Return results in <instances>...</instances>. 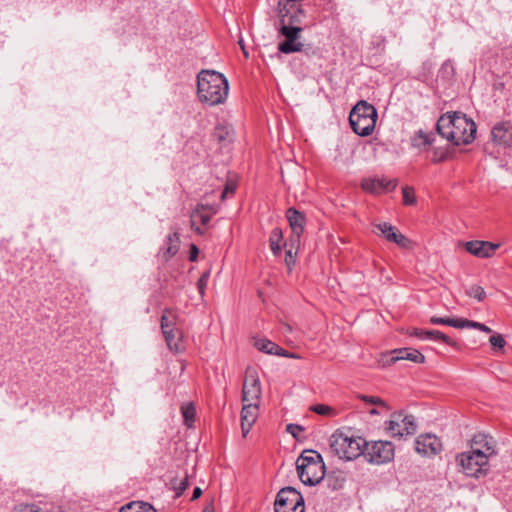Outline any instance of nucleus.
<instances>
[{"label":"nucleus","mask_w":512,"mask_h":512,"mask_svg":"<svg viewBox=\"0 0 512 512\" xmlns=\"http://www.w3.org/2000/svg\"><path fill=\"white\" fill-rule=\"evenodd\" d=\"M179 247L180 237L179 233L175 231L167 237V247L161 255L163 262L170 261V259L178 253Z\"/></svg>","instance_id":"obj_22"},{"label":"nucleus","mask_w":512,"mask_h":512,"mask_svg":"<svg viewBox=\"0 0 512 512\" xmlns=\"http://www.w3.org/2000/svg\"><path fill=\"white\" fill-rule=\"evenodd\" d=\"M286 431L290 433L293 438L299 440L298 433L304 431V427L299 424L290 423L286 426Z\"/></svg>","instance_id":"obj_50"},{"label":"nucleus","mask_w":512,"mask_h":512,"mask_svg":"<svg viewBox=\"0 0 512 512\" xmlns=\"http://www.w3.org/2000/svg\"><path fill=\"white\" fill-rule=\"evenodd\" d=\"M466 295L471 298L477 299L480 302L486 298V292H485L484 288L482 286L476 285V284L471 285L466 290Z\"/></svg>","instance_id":"obj_38"},{"label":"nucleus","mask_w":512,"mask_h":512,"mask_svg":"<svg viewBox=\"0 0 512 512\" xmlns=\"http://www.w3.org/2000/svg\"><path fill=\"white\" fill-rule=\"evenodd\" d=\"M198 255H199V248L197 247V245L191 244L190 248H189V256H188L189 261H191V262L197 261Z\"/></svg>","instance_id":"obj_52"},{"label":"nucleus","mask_w":512,"mask_h":512,"mask_svg":"<svg viewBox=\"0 0 512 512\" xmlns=\"http://www.w3.org/2000/svg\"><path fill=\"white\" fill-rule=\"evenodd\" d=\"M447 149V161L452 160L455 157V150L446 148Z\"/></svg>","instance_id":"obj_58"},{"label":"nucleus","mask_w":512,"mask_h":512,"mask_svg":"<svg viewBox=\"0 0 512 512\" xmlns=\"http://www.w3.org/2000/svg\"><path fill=\"white\" fill-rule=\"evenodd\" d=\"M402 437L403 436H410L416 433L417 430V424L415 421V417L413 415H404L402 412Z\"/></svg>","instance_id":"obj_30"},{"label":"nucleus","mask_w":512,"mask_h":512,"mask_svg":"<svg viewBox=\"0 0 512 512\" xmlns=\"http://www.w3.org/2000/svg\"><path fill=\"white\" fill-rule=\"evenodd\" d=\"M285 328H286V330H287V331H289V332L292 330L291 326H290V325H288V324H285Z\"/></svg>","instance_id":"obj_60"},{"label":"nucleus","mask_w":512,"mask_h":512,"mask_svg":"<svg viewBox=\"0 0 512 512\" xmlns=\"http://www.w3.org/2000/svg\"><path fill=\"white\" fill-rule=\"evenodd\" d=\"M364 457L369 463L383 464L393 460L394 445L389 441H366Z\"/></svg>","instance_id":"obj_8"},{"label":"nucleus","mask_w":512,"mask_h":512,"mask_svg":"<svg viewBox=\"0 0 512 512\" xmlns=\"http://www.w3.org/2000/svg\"><path fill=\"white\" fill-rule=\"evenodd\" d=\"M369 413H370L371 415H377V414H379L378 410H377V409H375V408L371 409V410L369 411Z\"/></svg>","instance_id":"obj_59"},{"label":"nucleus","mask_w":512,"mask_h":512,"mask_svg":"<svg viewBox=\"0 0 512 512\" xmlns=\"http://www.w3.org/2000/svg\"><path fill=\"white\" fill-rule=\"evenodd\" d=\"M214 511H215V508H214L213 502L211 501L210 503L205 505L202 512H214Z\"/></svg>","instance_id":"obj_57"},{"label":"nucleus","mask_w":512,"mask_h":512,"mask_svg":"<svg viewBox=\"0 0 512 512\" xmlns=\"http://www.w3.org/2000/svg\"><path fill=\"white\" fill-rule=\"evenodd\" d=\"M491 139L495 144L511 146L512 123L510 121H501L496 123L491 130Z\"/></svg>","instance_id":"obj_19"},{"label":"nucleus","mask_w":512,"mask_h":512,"mask_svg":"<svg viewBox=\"0 0 512 512\" xmlns=\"http://www.w3.org/2000/svg\"><path fill=\"white\" fill-rule=\"evenodd\" d=\"M471 450H479L487 456L488 460L497 455L496 440L489 434L478 432L470 439Z\"/></svg>","instance_id":"obj_15"},{"label":"nucleus","mask_w":512,"mask_h":512,"mask_svg":"<svg viewBox=\"0 0 512 512\" xmlns=\"http://www.w3.org/2000/svg\"><path fill=\"white\" fill-rule=\"evenodd\" d=\"M415 450L422 456H435L442 451V442L434 434H421L415 439Z\"/></svg>","instance_id":"obj_13"},{"label":"nucleus","mask_w":512,"mask_h":512,"mask_svg":"<svg viewBox=\"0 0 512 512\" xmlns=\"http://www.w3.org/2000/svg\"><path fill=\"white\" fill-rule=\"evenodd\" d=\"M502 54L505 57L512 56V45L506 46L502 49Z\"/></svg>","instance_id":"obj_56"},{"label":"nucleus","mask_w":512,"mask_h":512,"mask_svg":"<svg viewBox=\"0 0 512 512\" xmlns=\"http://www.w3.org/2000/svg\"><path fill=\"white\" fill-rule=\"evenodd\" d=\"M463 328H474V329H478L482 332H485V333H491L492 330L490 327L486 326L485 324L483 323H480V322H476V321H473V320H469V319H466V318H463V325H462V329Z\"/></svg>","instance_id":"obj_41"},{"label":"nucleus","mask_w":512,"mask_h":512,"mask_svg":"<svg viewBox=\"0 0 512 512\" xmlns=\"http://www.w3.org/2000/svg\"><path fill=\"white\" fill-rule=\"evenodd\" d=\"M311 411L318 415L322 416H332L335 415V410L331 406L325 405V404H316L311 406Z\"/></svg>","instance_id":"obj_42"},{"label":"nucleus","mask_w":512,"mask_h":512,"mask_svg":"<svg viewBox=\"0 0 512 512\" xmlns=\"http://www.w3.org/2000/svg\"><path fill=\"white\" fill-rule=\"evenodd\" d=\"M432 163L439 164L447 161V149L446 148H434Z\"/></svg>","instance_id":"obj_44"},{"label":"nucleus","mask_w":512,"mask_h":512,"mask_svg":"<svg viewBox=\"0 0 512 512\" xmlns=\"http://www.w3.org/2000/svg\"><path fill=\"white\" fill-rule=\"evenodd\" d=\"M499 247L500 244L489 241L472 240L465 243L466 251L479 258L492 257Z\"/></svg>","instance_id":"obj_17"},{"label":"nucleus","mask_w":512,"mask_h":512,"mask_svg":"<svg viewBox=\"0 0 512 512\" xmlns=\"http://www.w3.org/2000/svg\"><path fill=\"white\" fill-rule=\"evenodd\" d=\"M259 415V404L258 403H243L241 409V432L242 436L247 437L252 426L256 422Z\"/></svg>","instance_id":"obj_18"},{"label":"nucleus","mask_w":512,"mask_h":512,"mask_svg":"<svg viewBox=\"0 0 512 512\" xmlns=\"http://www.w3.org/2000/svg\"><path fill=\"white\" fill-rule=\"evenodd\" d=\"M429 322L433 325H447L454 328L462 329L463 318L432 316L430 317Z\"/></svg>","instance_id":"obj_28"},{"label":"nucleus","mask_w":512,"mask_h":512,"mask_svg":"<svg viewBox=\"0 0 512 512\" xmlns=\"http://www.w3.org/2000/svg\"><path fill=\"white\" fill-rule=\"evenodd\" d=\"M238 44H239V46H240V48H241V50H242V52H243L244 57H245L246 59H247V58H249V53H248V51H247V49H246V46H245V44H244L243 39H239Z\"/></svg>","instance_id":"obj_55"},{"label":"nucleus","mask_w":512,"mask_h":512,"mask_svg":"<svg viewBox=\"0 0 512 512\" xmlns=\"http://www.w3.org/2000/svg\"><path fill=\"white\" fill-rule=\"evenodd\" d=\"M293 249H294V248H291V247H290V248H289L288 250H286V252H285V264L287 265L289 272H291V271H292V267L295 265V262H296V261H295V257H294V256H293V254H292V250H293Z\"/></svg>","instance_id":"obj_51"},{"label":"nucleus","mask_w":512,"mask_h":512,"mask_svg":"<svg viewBox=\"0 0 512 512\" xmlns=\"http://www.w3.org/2000/svg\"><path fill=\"white\" fill-rule=\"evenodd\" d=\"M440 73L443 78H446L449 80L454 78V76L456 74L455 67L450 59L443 62V64L441 65V68H440Z\"/></svg>","instance_id":"obj_40"},{"label":"nucleus","mask_w":512,"mask_h":512,"mask_svg":"<svg viewBox=\"0 0 512 512\" xmlns=\"http://www.w3.org/2000/svg\"><path fill=\"white\" fill-rule=\"evenodd\" d=\"M394 243L397 244L400 248L407 249V250L413 249V246H414L413 241L410 240L408 237H406L405 235H403L400 232L397 234V238L394 241Z\"/></svg>","instance_id":"obj_45"},{"label":"nucleus","mask_w":512,"mask_h":512,"mask_svg":"<svg viewBox=\"0 0 512 512\" xmlns=\"http://www.w3.org/2000/svg\"><path fill=\"white\" fill-rule=\"evenodd\" d=\"M297 474L300 481L307 486H315L319 484L326 475L325 463L312 464L311 466L298 465Z\"/></svg>","instance_id":"obj_12"},{"label":"nucleus","mask_w":512,"mask_h":512,"mask_svg":"<svg viewBox=\"0 0 512 512\" xmlns=\"http://www.w3.org/2000/svg\"><path fill=\"white\" fill-rule=\"evenodd\" d=\"M167 346L171 351L179 352L183 350L181 344L182 332L175 327L162 330Z\"/></svg>","instance_id":"obj_21"},{"label":"nucleus","mask_w":512,"mask_h":512,"mask_svg":"<svg viewBox=\"0 0 512 512\" xmlns=\"http://www.w3.org/2000/svg\"><path fill=\"white\" fill-rule=\"evenodd\" d=\"M433 142V134H426L422 130H419L412 139V145L415 147L431 145Z\"/></svg>","instance_id":"obj_33"},{"label":"nucleus","mask_w":512,"mask_h":512,"mask_svg":"<svg viewBox=\"0 0 512 512\" xmlns=\"http://www.w3.org/2000/svg\"><path fill=\"white\" fill-rule=\"evenodd\" d=\"M170 485H171V488L176 491V497H180L183 492L188 488L189 486V479H188V474L186 473L185 474V477L181 480H179L178 478H172L170 480Z\"/></svg>","instance_id":"obj_34"},{"label":"nucleus","mask_w":512,"mask_h":512,"mask_svg":"<svg viewBox=\"0 0 512 512\" xmlns=\"http://www.w3.org/2000/svg\"><path fill=\"white\" fill-rule=\"evenodd\" d=\"M12 512H41L40 508L35 504H20L16 506Z\"/></svg>","instance_id":"obj_48"},{"label":"nucleus","mask_w":512,"mask_h":512,"mask_svg":"<svg viewBox=\"0 0 512 512\" xmlns=\"http://www.w3.org/2000/svg\"><path fill=\"white\" fill-rule=\"evenodd\" d=\"M489 342L494 350H501L506 344V341L501 334L492 335Z\"/></svg>","instance_id":"obj_46"},{"label":"nucleus","mask_w":512,"mask_h":512,"mask_svg":"<svg viewBox=\"0 0 512 512\" xmlns=\"http://www.w3.org/2000/svg\"><path fill=\"white\" fill-rule=\"evenodd\" d=\"M209 276H210V272L205 271L204 273H202V275L200 276V278L197 281V288H198L199 293L202 296L204 295L205 289L207 287Z\"/></svg>","instance_id":"obj_47"},{"label":"nucleus","mask_w":512,"mask_h":512,"mask_svg":"<svg viewBox=\"0 0 512 512\" xmlns=\"http://www.w3.org/2000/svg\"><path fill=\"white\" fill-rule=\"evenodd\" d=\"M425 332L426 330L420 329V328H411L408 330V334L412 337H417L419 339L425 338Z\"/></svg>","instance_id":"obj_53"},{"label":"nucleus","mask_w":512,"mask_h":512,"mask_svg":"<svg viewBox=\"0 0 512 512\" xmlns=\"http://www.w3.org/2000/svg\"><path fill=\"white\" fill-rule=\"evenodd\" d=\"M221 147L231 144L234 140V129L232 125L226 123H218L211 134Z\"/></svg>","instance_id":"obj_20"},{"label":"nucleus","mask_w":512,"mask_h":512,"mask_svg":"<svg viewBox=\"0 0 512 512\" xmlns=\"http://www.w3.org/2000/svg\"><path fill=\"white\" fill-rule=\"evenodd\" d=\"M276 346V343L264 338V339H258L255 342V347L266 354L274 355V347Z\"/></svg>","instance_id":"obj_37"},{"label":"nucleus","mask_w":512,"mask_h":512,"mask_svg":"<svg viewBox=\"0 0 512 512\" xmlns=\"http://www.w3.org/2000/svg\"><path fill=\"white\" fill-rule=\"evenodd\" d=\"M181 413L184 418V424L187 427H192V424L195 422L196 409L194 404L188 403L181 406Z\"/></svg>","instance_id":"obj_32"},{"label":"nucleus","mask_w":512,"mask_h":512,"mask_svg":"<svg viewBox=\"0 0 512 512\" xmlns=\"http://www.w3.org/2000/svg\"><path fill=\"white\" fill-rule=\"evenodd\" d=\"M283 242V232L279 227L272 229L269 236V246L274 256H279L282 252V248L287 246V243Z\"/></svg>","instance_id":"obj_23"},{"label":"nucleus","mask_w":512,"mask_h":512,"mask_svg":"<svg viewBox=\"0 0 512 512\" xmlns=\"http://www.w3.org/2000/svg\"><path fill=\"white\" fill-rule=\"evenodd\" d=\"M436 132L454 146L468 145L475 140L477 126L465 113L451 111L439 117Z\"/></svg>","instance_id":"obj_2"},{"label":"nucleus","mask_w":512,"mask_h":512,"mask_svg":"<svg viewBox=\"0 0 512 512\" xmlns=\"http://www.w3.org/2000/svg\"><path fill=\"white\" fill-rule=\"evenodd\" d=\"M237 189V182L233 179H227L224 189L220 195L221 201H224L228 194H234Z\"/></svg>","instance_id":"obj_43"},{"label":"nucleus","mask_w":512,"mask_h":512,"mask_svg":"<svg viewBox=\"0 0 512 512\" xmlns=\"http://www.w3.org/2000/svg\"><path fill=\"white\" fill-rule=\"evenodd\" d=\"M176 314L172 309L165 308L163 310L161 319H160V327L161 330H167L169 328L175 327Z\"/></svg>","instance_id":"obj_31"},{"label":"nucleus","mask_w":512,"mask_h":512,"mask_svg":"<svg viewBox=\"0 0 512 512\" xmlns=\"http://www.w3.org/2000/svg\"><path fill=\"white\" fill-rule=\"evenodd\" d=\"M325 481L328 488L340 490L343 488L346 479L341 471H331L327 474Z\"/></svg>","instance_id":"obj_27"},{"label":"nucleus","mask_w":512,"mask_h":512,"mask_svg":"<svg viewBox=\"0 0 512 512\" xmlns=\"http://www.w3.org/2000/svg\"><path fill=\"white\" fill-rule=\"evenodd\" d=\"M376 108L365 100H360L349 114V123L353 132L366 137L373 133L377 121Z\"/></svg>","instance_id":"obj_5"},{"label":"nucleus","mask_w":512,"mask_h":512,"mask_svg":"<svg viewBox=\"0 0 512 512\" xmlns=\"http://www.w3.org/2000/svg\"><path fill=\"white\" fill-rule=\"evenodd\" d=\"M229 91L227 78L214 70H201L197 75V96L201 103L209 106L225 102Z\"/></svg>","instance_id":"obj_3"},{"label":"nucleus","mask_w":512,"mask_h":512,"mask_svg":"<svg viewBox=\"0 0 512 512\" xmlns=\"http://www.w3.org/2000/svg\"><path fill=\"white\" fill-rule=\"evenodd\" d=\"M397 184V179L388 180L385 177H370L362 179L361 188L367 193L378 195L394 191L397 187Z\"/></svg>","instance_id":"obj_14"},{"label":"nucleus","mask_w":512,"mask_h":512,"mask_svg":"<svg viewBox=\"0 0 512 512\" xmlns=\"http://www.w3.org/2000/svg\"><path fill=\"white\" fill-rule=\"evenodd\" d=\"M285 215L291 228L289 246H291V248L299 249L301 235L303 234L306 225V216L304 212L299 211L294 207H289L286 210Z\"/></svg>","instance_id":"obj_9"},{"label":"nucleus","mask_w":512,"mask_h":512,"mask_svg":"<svg viewBox=\"0 0 512 512\" xmlns=\"http://www.w3.org/2000/svg\"><path fill=\"white\" fill-rule=\"evenodd\" d=\"M261 393V384L256 373H247L242 388V402L260 404Z\"/></svg>","instance_id":"obj_16"},{"label":"nucleus","mask_w":512,"mask_h":512,"mask_svg":"<svg viewBox=\"0 0 512 512\" xmlns=\"http://www.w3.org/2000/svg\"><path fill=\"white\" fill-rule=\"evenodd\" d=\"M357 398L366 404L381 406V407L386 408L387 410L390 409V407L387 405V403L382 398H380L378 396H370V395L360 394L357 396Z\"/></svg>","instance_id":"obj_39"},{"label":"nucleus","mask_w":512,"mask_h":512,"mask_svg":"<svg viewBox=\"0 0 512 512\" xmlns=\"http://www.w3.org/2000/svg\"><path fill=\"white\" fill-rule=\"evenodd\" d=\"M402 420V411H396L391 414V419L387 421L386 430L391 434L392 437H402V431L400 428Z\"/></svg>","instance_id":"obj_26"},{"label":"nucleus","mask_w":512,"mask_h":512,"mask_svg":"<svg viewBox=\"0 0 512 512\" xmlns=\"http://www.w3.org/2000/svg\"><path fill=\"white\" fill-rule=\"evenodd\" d=\"M373 232L376 235L383 236L388 242L392 243H394L397 238V234L399 233L398 229L388 222L375 224Z\"/></svg>","instance_id":"obj_24"},{"label":"nucleus","mask_w":512,"mask_h":512,"mask_svg":"<svg viewBox=\"0 0 512 512\" xmlns=\"http://www.w3.org/2000/svg\"><path fill=\"white\" fill-rule=\"evenodd\" d=\"M458 471L466 477L480 479L486 477L490 470L489 460L479 450L458 453L455 457Z\"/></svg>","instance_id":"obj_6"},{"label":"nucleus","mask_w":512,"mask_h":512,"mask_svg":"<svg viewBox=\"0 0 512 512\" xmlns=\"http://www.w3.org/2000/svg\"><path fill=\"white\" fill-rule=\"evenodd\" d=\"M202 493H203V491L200 487H195L193 490L191 501H194V500H197L198 498H200Z\"/></svg>","instance_id":"obj_54"},{"label":"nucleus","mask_w":512,"mask_h":512,"mask_svg":"<svg viewBox=\"0 0 512 512\" xmlns=\"http://www.w3.org/2000/svg\"><path fill=\"white\" fill-rule=\"evenodd\" d=\"M219 206L216 204H203L198 203L192 210L190 215V223L192 230L197 235H204L205 229L196 226V222L199 221L202 226H206L211 221L212 217L218 213Z\"/></svg>","instance_id":"obj_10"},{"label":"nucleus","mask_w":512,"mask_h":512,"mask_svg":"<svg viewBox=\"0 0 512 512\" xmlns=\"http://www.w3.org/2000/svg\"><path fill=\"white\" fill-rule=\"evenodd\" d=\"M366 440L360 436H353L336 430L330 437V449L340 459L353 460L364 456Z\"/></svg>","instance_id":"obj_4"},{"label":"nucleus","mask_w":512,"mask_h":512,"mask_svg":"<svg viewBox=\"0 0 512 512\" xmlns=\"http://www.w3.org/2000/svg\"><path fill=\"white\" fill-rule=\"evenodd\" d=\"M425 338L431 339V340H436V341H438V340L442 341L445 344H447L451 347H454V348H458V346H459L456 341H454L448 335H446L443 332L438 331V330H426Z\"/></svg>","instance_id":"obj_29"},{"label":"nucleus","mask_w":512,"mask_h":512,"mask_svg":"<svg viewBox=\"0 0 512 512\" xmlns=\"http://www.w3.org/2000/svg\"><path fill=\"white\" fill-rule=\"evenodd\" d=\"M320 461V463H324L321 454L312 449L303 450L300 456L296 461V467L298 465L311 466L312 464H316Z\"/></svg>","instance_id":"obj_25"},{"label":"nucleus","mask_w":512,"mask_h":512,"mask_svg":"<svg viewBox=\"0 0 512 512\" xmlns=\"http://www.w3.org/2000/svg\"><path fill=\"white\" fill-rule=\"evenodd\" d=\"M276 15L279 21L278 35L284 37V40L278 44V51L283 54H292L304 52L306 55L316 54V50L310 45L305 46L299 40L303 27V20L306 18V10L300 3H289L287 1H278Z\"/></svg>","instance_id":"obj_1"},{"label":"nucleus","mask_w":512,"mask_h":512,"mask_svg":"<svg viewBox=\"0 0 512 512\" xmlns=\"http://www.w3.org/2000/svg\"><path fill=\"white\" fill-rule=\"evenodd\" d=\"M399 360H409L414 363H425V356L417 349L411 347L398 348L392 350L389 354L382 356L381 364L383 367L391 366Z\"/></svg>","instance_id":"obj_11"},{"label":"nucleus","mask_w":512,"mask_h":512,"mask_svg":"<svg viewBox=\"0 0 512 512\" xmlns=\"http://www.w3.org/2000/svg\"><path fill=\"white\" fill-rule=\"evenodd\" d=\"M403 204L406 206H412L417 203L415 190L412 186H404L402 188Z\"/></svg>","instance_id":"obj_36"},{"label":"nucleus","mask_w":512,"mask_h":512,"mask_svg":"<svg viewBox=\"0 0 512 512\" xmlns=\"http://www.w3.org/2000/svg\"><path fill=\"white\" fill-rule=\"evenodd\" d=\"M147 506H152L150 503L133 501L120 508L119 512H144Z\"/></svg>","instance_id":"obj_35"},{"label":"nucleus","mask_w":512,"mask_h":512,"mask_svg":"<svg viewBox=\"0 0 512 512\" xmlns=\"http://www.w3.org/2000/svg\"><path fill=\"white\" fill-rule=\"evenodd\" d=\"M274 355L288 357V358H295V359L300 358L299 355L280 347L278 344H276V346L274 347Z\"/></svg>","instance_id":"obj_49"},{"label":"nucleus","mask_w":512,"mask_h":512,"mask_svg":"<svg viewBox=\"0 0 512 512\" xmlns=\"http://www.w3.org/2000/svg\"><path fill=\"white\" fill-rule=\"evenodd\" d=\"M274 510L275 512H305L304 498L296 488L284 487L276 496Z\"/></svg>","instance_id":"obj_7"}]
</instances>
